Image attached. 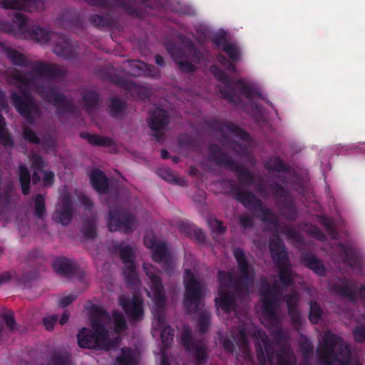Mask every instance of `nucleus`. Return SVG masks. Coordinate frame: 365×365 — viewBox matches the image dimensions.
Listing matches in <instances>:
<instances>
[{"mask_svg": "<svg viewBox=\"0 0 365 365\" xmlns=\"http://www.w3.org/2000/svg\"><path fill=\"white\" fill-rule=\"evenodd\" d=\"M106 325H113L115 328L112 333L115 341L117 338L114 334H118L125 328V322L118 313H113L110 319L105 312H100L98 317L92 322V329H83L78 334V342L81 347L88 349H108L110 346L107 341V334L104 332Z\"/></svg>", "mask_w": 365, "mask_h": 365, "instance_id": "nucleus-1", "label": "nucleus"}, {"mask_svg": "<svg viewBox=\"0 0 365 365\" xmlns=\"http://www.w3.org/2000/svg\"><path fill=\"white\" fill-rule=\"evenodd\" d=\"M320 354L329 364H334L332 355L336 361L344 364L349 356V350L341 338L334 335L327 334L325 337L324 346L319 350Z\"/></svg>", "mask_w": 365, "mask_h": 365, "instance_id": "nucleus-2", "label": "nucleus"}, {"mask_svg": "<svg viewBox=\"0 0 365 365\" xmlns=\"http://www.w3.org/2000/svg\"><path fill=\"white\" fill-rule=\"evenodd\" d=\"M185 305L190 309L193 306L196 307L200 297L202 296V287L195 277L192 272L185 269Z\"/></svg>", "mask_w": 365, "mask_h": 365, "instance_id": "nucleus-3", "label": "nucleus"}, {"mask_svg": "<svg viewBox=\"0 0 365 365\" xmlns=\"http://www.w3.org/2000/svg\"><path fill=\"white\" fill-rule=\"evenodd\" d=\"M71 197L70 194H62L58 200L56 210L54 214V220L63 225L68 224L71 218Z\"/></svg>", "mask_w": 365, "mask_h": 365, "instance_id": "nucleus-4", "label": "nucleus"}, {"mask_svg": "<svg viewBox=\"0 0 365 365\" xmlns=\"http://www.w3.org/2000/svg\"><path fill=\"white\" fill-rule=\"evenodd\" d=\"M144 269L150 280V290L148 291V294L157 303H160L164 299V294L155 269L151 264H144Z\"/></svg>", "mask_w": 365, "mask_h": 365, "instance_id": "nucleus-5", "label": "nucleus"}, {"mask_svg": "<svg viewBox=\"0 0 365 365\" xmlns=\"http://www.w3.org/2000/svg\"><path fill=\"white\" fill-rule=\"evenodd\" d=\"M31 160L34 169L33 182L34 183L39 182L42 178V182L44 185H51L53 181L54 174L51 171L43 170V162L41 158L34 155L31 157Z\"/></svg>", "mask_w": 365, "mask_h": 365, "instance_id": "nucleus-6", "label": "nucleus"}, {"mask_svg": "<svg viewBox=\"0 0 365 365\" xmlns=\"http://www.w3.org/2000/svg\"><path fill=\"white\" fill-rule=\"evenodd\" d=\"M135 225L136 222L134 218L118 213L111 214L108 218V226L110 232L117 230L130 232Z\"/></svg>", "mask_w": 365, "mask_h": 365, "instance_id": "nucleus-7", "label": "nucleus"}, {"mask_svg": "<svg viewBox=\"0 0 365 365\" xmlns=\"http://www.w3.org/2000/svg\"><path fill=\"white\" fill-rule=\"evenodd\" d=\"M12 102L18 111L26 118L36 113L35 105L25 92H22L20 97L14 94L12 96Z\"/></svg>", "mask_w": 365, "mask_h": 365, "instance_id": "nucleus-8", "label": "nucleus"}, {"mask_svg": "<svg viewBox=\"0 0 365 365\" xmlns=\"http://www.w3.org/2000/svg\"><path fill=\"white\" fill-rule=\"evenodd\" d=\"M145 246L153 250V257L156 262L167 260V251L165 245L163 242L156 241L155 237L152 233H148L145 237Z\"/></svg>", "mask_w": 365, "mask_h": 365, "instance_id": "nucleus-9", "label": "nucleus"}, {"mask_svg": "<svg viewBox=\"0 0 365 365\" xmlns=\"http://www.w3.org/2000/svg\"><path fill=\"white\" fill-rule=\"evenodd\" d=\"M220 286L218 290V297H216L217 309H221L225 312H228L232 305V297L226 292L227 284L225 276L220 272Z\"/></svg>", "mask_w": 365, "mask_h": 365, "instance_id": "nucleus-10", "label": "nucleus"}, {"mask_svg": "<svg viewBox=\"0 0 365 365\" xmlns=\"http://www.w3.org/2000/svg\"><path fill=\"white\" fill-rule=\"evenodd\" d=\"M168 123V117L165 110L160 108L155 109L150 118L149 125L158 138L163 134V131Z\"/></svg>", "mask_w": 365, "mask_h": 365, "instance_id": "nucleus-11", "label": "nucleus"}, {"mask_svg": "<svg viewBox=\"0 0 365 365\" xmlns=\"http://www.w3.org/2000/svg\"><path fill=\"white\" fill-rule=\"evenodd\" d=\"M120 305L125 312L133 319H138L143 314L142 302L140 299H135L125 303L124 299H120Z\"/></svg>", "mask_w": 365, "mask_h": 365, "instance_id": "nucleus-12", "label": "nucleus"}, {"mask_svg": "<svg viewBox=\"0 0 365 365\" xmlns=\"http://www.w3.org/2000/svg\"><path fill=\"white\" fill-rule=\"evenodd\" d=\"M139 357L140 354L138 351L123 349L117 360L120 365H135L138 363Z\"/></svg>", "mask_w": 365, "mask_h": 365, "instance_id": "nucleus-13", "label": "nucleus"}, {"mask_svg": "<svg viewBox=\"0 0 365 365\" xmlns=\"http://www.w3.org/2000/svg\"><path fill=\"white\" fill-rule=\"evenodd\" d=\"M119 253L121 258L123 259L125 266L127 267V270L124 272V274L125 275L128 274L135 277V266L131 259L132 252L130 248L128 246L120 247Z\"/></svg>", "mask_w": 365, "mask_h": 365, "instance_id": "nucleus-14", "label": "nucleus"}, {"mask_svg": "<svg viewBox=\"0 0 365 365\" xmlns=\"http://www.w3.org/2000/svg\"><path fill=\"white\" fill-rule=\"evenodd\" d=\"M91 182L93 188L99 192L107 188V181L105 175L100 170H96L90 174Z\"/></svg>", "mask_w": 365, "mask_h": 365, "instance_id": "nucleus-15", "label": "nucleus"}, {"mask_svg": "<svg viewBox=\"0 0 365 365\" xmlns=\"http://www.w3.org/2000/svg\"><path fill=\"white\" fill-rule=\"evenodd\" d=\"M19 181L21 185L22 192L27 195L29 191L30 174L28 169L25 166H20L19 170Z\"/></svg>", "mask_w": 365, "mask_h": 365, "instance_id": "nucleus-16", "label": "nucleus"}, {"mask_svg": "<svg viewBox=\"0 0 365 365\" xmlns=\"http://www.w3.org/2000/svg\"><path fill=\"white\" fill-rule=\"evenodd\" d=\"M33 38L41 43H46L49 40H56L57 36L54 34L48 33L46 30L38 28L33 33Z\"/></svg>", "mask_w": 365, "mask_h": 365, "instance_id": "nucleus-17", "label": "nucleus"}, {"mask_svg": "<svg viewBox=\"0 0 365 365\" xmlns=\"http://www.w3.org/2000/svg\"><path fill=\"white\" fill-rule=\"evenodd\" d=\"M130 65L134 69L133 71V75H140V72H143L148 76L155 75L153 73L152 68L142 61H133Z\"/></svg>", "mask_w": 365, "mask_h": 365, "instance_id": "nucleus-18", "label": "nucleus"}, {"mask_svg": "<svg viewBox=\"0 0 365 365\" xmlns=\"http://www.w3.org/2000/svg\"><path fill=\"white\" fill-rule=\"evenodd\" d=\"M235 258L238 262L239 268L242 272V277H247L250 272L245 263V257L244 252L241 250H236L234 252Z\"/></svg>", "mask_w": 365, "mask_h": 365, "instance_id": "nucleus-19", "label": "nucleus"}, {"mask_svg": "<svg viewBox=\"0 0 365 365\" xmlns=\"http://www.w3.org/2000/svg\"><path fill=\"white\" fill-rule=\"evenodd\" d=\"M340 292L351 298H355L356 297V288L353 284L346 285V287L343 289L340 290ZM357 294L361 297H365V287L361 289Z\"/></svg>", "mask_w": 365, "mask_h": 365, "instance_id": "nucleus-20", "label": "nucleus"}, {"mask_svg": "<svg viewBox=\"0 0 365 365\" xmlns=\"http://www.w3.org/2000/svg\"><path fill=\"white\" fill-rule=\"evenodd\" d=\"M34 208L38 217H41L45 213L44 198L42 195H37L34 200Z\"/></svg>", "mask_w": 365, "mask_h": 365, "instance_id": "nucleus-21", "label": "nucleus"}, {"mask_svg": "<svg viewBox=\"0 0 365 365\" xmlns=\"http://www.w3.org/2000/svg\"><path fill=\"white\" fill-rule=\"evenodd\" d=\"M4 121L0 116V143L4 145H9L11 143V140L9 136L7 135V132L4 128Z\"/></svg>", "mask_w": 365, "mask_h": 365, "instance_id": "nucleus-22", "label": "nucleus"}, {"mask_svg": "<svg viewBox=\"0 0 365 365\" xmlns=\"http://www.w3.org/2000/svg\"><path fill=\"white\" fill-rule=\"evenodd\" d=\"M321 315V309L316 303L312 304L310 306V320L312 323H317Z\"/></svg>", "mask_w": 365, "mask_h": 365, "instance_id": "nucleus-23", "label": "nucleus"}, {"mask_svg": "<svg viewBox=\"0 0 365 365\" xmlns=\"http://www.w3.org/2000/svg\"><path fill=\"white\" fill-rule=\"evenodd\" d=\"M223 50L227 53V55L233 60H235L238 58L240 52L237 48L232 45L226 43L223 46Z\"/></svg>", "mask_w": 365, "mask_h": 365, "instance_id": "nucleus-24", "label": "nucleus"}, {"mask_svg": "<svg viewBox=\"0 0 365 365\" xmlns=\"http://www.w3.org/2000/svg\"><path fill=\"white\" fill-rule=\"evenodd\" d=\"M53 269L59 273H64L67 271L68 266L67 262L63 259H57L53 264Z\"/></svg>", "mask_w": 365, "mask_h": 365, "instance_id": "nucleus-25", "label": "nucleus"}, {"mask_svg": "<svg viewBox=\"0 0 365 365\" xmlns=\"http://www.w3.org/2000/svg\"><path fill=\"white\" fill-rule=\"evenodd\" d=\"M89 140L91 143L99 145H106L108 146L112 144V140L106 138H103L98 135L91 136L89 138Z\"/></svg>", "mask_w": 365, "mask_h": 365, "instance_id": "nucleus-26", "label": "nucleus"}, {"mask_svg": "<svg viewBox=\"0 0 365 365\" xmlns=\"http://www.w3.org/2000/svg\"><path fill=\"white\" fill-rule=\"evenodd\" d=\"M25 21H26L25 19L21 14H16L15 21L14 22V28L12 29H4L9 32L14 31L16 29H21V27L24 25Z\"/></svg>", "mask_w": 365, "mask_h": 365, "instance_id": "nucleus-27", "label": "nucleus"}, {"mask_svg": "<svg viewBox=\"0 0 365 365\" xmlns=\"http://www.w3.org/2000/svg\"><path fill=\"white\" fill-rule=\"evenodd\" d=\"M173 330L171 329L170 327H165L163 331L161 333V338L163 343L167 346L170 344V342L173 339Z\"/></svg>", "mask_w": 365, "mask_h": 365, "instance_id": "nucleus-28", "label": "nucleus"}, {"mask_svg": "<svg viewBox=\"0 0 365 365\" xmlns=\"http://www.w3.org/2000/svg\"><path fill=\"white\" fill-rule=\"evenodd\" d=\"M68 48V44L66 41L61 39L59 42L56 43L53 48L54 53L57 55H63L66 53V51Z\"/></svg>", "mask_w": 365, "mask_h": 365, "instance_id": "nucleus-29", "label": "nucleus"}, {"mask_svg": "<svg viewBox=\"0 0 365 365\" xmlns=\"http://www.w3.org/2000/svg\"><path fill=\"white\" fill-rule=\"evenodd\" d=\"M280 279L283 284H287L293 280L292 274L289 268L280 270Z\"/></svg>", "mask_w": 365, "mask_h": 365, "instance_id": "nucleus-30", "label": "nucleus"}, {"mask_svg": "<svg viewBox=\"0 0 365 365\" xmlns=\"http://www.w3.org/2000/svg\"><path fill=\"white\" fill-rule=\"evenodd\" d=\"M264 302L262 303V309L264 315L269 316L270 315V309L273 307V303L270 301L269 297L268 295H264Z\"/></svg>", "mask_w": 365, "mask_h": 365, "instance_id": "nucleus-31", "label": "nucleus"}, {"mask_svg": "<svg viewBox=\"0 0 365 365\" xmlns=\"http://www.w3.org/2000/svg\"><path fill=\"white\" fill-rule=\"evenodd\" d=\"M76 299V296L73 294H68L61 297L59 300V304L62 307H66L70 304Z\"/></svg>", "mask_w": 365, "mask_h": 365, "instance_id": "nucleus-32", "label": "nucleus"}, {"mask_svg": "<svg viewBox=\"0 0 365 365\" xmlns=\"http://www.w3.org/2000/svg\"><path fill=\"white\" fill-rule=\"evenodd\" d=\"M57 318L56 316L48 317L44 319L43 324L46 329L51 330L53 329L54 324L56 322Z\"/></svg>", "mask_w": 365, "mask_h": 365, "instance_id": "nucleus-33", "label": "nucleus"}, {"mask_svg": "<svg viewBox=\"0 0 365 365\" xmlns=\"http://www.w3.org/2000/svg\"><path fill=\"white\" fill-rule=\"evenodd\" d=\"M309 267L314 270L318 274H322L324 272V267L318 261H314L310 263Z\"/></svg>", "mask_w": 365, "mask_h": 365, "instance_id": "nucleus-34", "label": "nucleus"}, {"mask_svg": "<svg viewBox=\"0 0 365 365\" xmlns=\"http://www.w3.org/2000/svg\"><path fill=\"white\" fill-rule=\"evenodd\" d=\"M24 137L26 139L32 143H37L38 138L36 134L31 130L26 128L24 130Z\"/></svg>", "mask_w": 365, "mask_h": 365, "instance_id": "nucleus-35", "label": "nucleus"}, {"mask_svg": "<svg viewBox=\"0 0 365 365\" xmlns=\"http://www.w3.org/2000/svg\"><path fill=\"white\" fill-rule=\"evenodd\" d=\"M354 337L358 341H363L365 339V329H356L354 331Z\"/></svg>", "mask_w": 365, "mask_h": 365, "instance_id": "nucleus-36", "label": "nucleus"}, {"mask_svg": "<svg viewBox=\"0 0 365 365\" xmlns=\"http://www.w3.org/2000/svg\"><path fill=\"white\" fill-rule=\"evenodd\" d=\"M195 350L196 357L198 360L204 359L205 356V350L202 346H194L192 348Z\"/></svg>", "mask_w": 365, "mask_h": 365, "instance_id": "nucleus-37", "label": "nucleus"}, {"mask_svg": "<svg viewBox=\"0 0 365 365\" xmlns=\"http://www.w3.org/2000/svg\"><path fill=\"white\" fill-rule=\"evenodd\" d=\"M86 235L88 237H93L95 235L94 227L93 225L87 224L84 226Z\"/></svg>", "mask_w": 365, "mask_h": 365, "instance_id": "nucleus-38", "label": "nucleus"}, {"mask_svg": "<svg viewBox=\"0 0 365 365\" xmlns=\"http://www.w3.org/2000/svg\"><path fill=\"white\" fill-rule=\"evenodd\" d=\"M121 108L122 105L118 101H113L111 106V112L113 115H116Z\"/></svg>", "mask_w": 365, "mask_h": 365, "instance_id": "nucleus-39", "label": "nucleus"}, {"mask_svg": "<svg viewBox=\"0 0 365 365\" xmlns=\"http://www.w3.org/2000/svg\"><path fill=\"white\" fill-rule=\"evenodd\" d=\"M181 68L185 71H192L194 70V66L187 62H180Z\"/></svg>", "mask_w": 365, "mask_h": 365, "instance_id": "nucleus-40", "label": "nucleus"}, {"mask_svg": "<svg viewBox=\"0 0 365 365\" xmlns=\"http://www.w3.org/2000/svg\"><path fill=\"white\" fill-rule=\"evenodd\" d=\"M15 79L16 83L19 84V86H21V85H27L29 83L27 79H26L21 74H17Z\"/></svg>", "mask_w": 365, "mask_h": 365, "instance_id": "nucleus-41", "label": "nucleus"}, {"mask_svg": "<svg viewBox=\"0 0 365 365\" xmlns=\"http://www.w3.org/2000/svg\"><path fill=\"white\" fill-rule=\"evenodd\" d=\"M79 200L81 201V202L82 203V205H83L85 206V207H88L91 205V201L89 200V199H88L86 196L84 195H81L80 197H79Z\"/></svg>", "mask_w": 365, "mask_h": 365, "instance_id": "nucleus-42", "label": "nucleus"}, {"mask_svg": "<svg viewBox=\"0 0 365 365\" xmlns=\"http://www.w3.org/2000/svg\"><path fill=\"white\" fill-rule=\"evenodd\" d=\"M212 223V226L215 227L220 232L224 231V227L220 221L214 220Z\"/></svg>", "mask_w": 365, "mask_h": 365, "instance_id": "nucleus-43", "label": "nucleus"}, {"mask_svg": "<svg viewBox=\"0 0 365 365\" xmlns=\"http://www.w3.org/2000/svg\"><path fill=\"white\" fill-rule=\"evenodd\" d=\"M153 327L155 328V331L157 329H160L163 327V323L160 318H157V319L153 322Z\"/></svg>", "mask_w": 365, "mask_h": 365, "instance_id": "nucleus-44", "label": "nucleus"}, {"mask_svg": "<svg viewBox=\"0 0 365 365\" xmlns=\"http://www.w3.org/2000/svg\"><path fill=\"white\" fill-rule=\"evenodd\" d=\"M68 318H69L68 314V313H63L62 317L60 319V321H59L60 324H62V325L66 324L67 322Z\"/></svg>", "mask_w": 365, "mask_h": 365, "instance_id": "nucleus-45", "label": "nucleus"}, {"mask_svg": "<svg viewBox=\"0 0 365 365\" xmlns=\"http://www.w3.org/2000/svg\"><path fill=\"white\" fill-rule=\"evenodd\" d=\"M9 279V277L7 274H0V284L6 282Z\"/></svg>", "mask_w": 365, "mask_h": 365, "instance_id": "nucleus-46", "label": "nucleus"}, {"mask_svg": "<svg viewBox=\"0 0 365 365\" xmlns=\"http://www.w3.org/2000/svg\"><path fill=\"white\" fill-rule=\"evenodd\" d=\"M15 324V322L13 318H8L6 319V324L11 328V329H14V325Z\"/></svg>", "mask_w": 365, "mask_h": 365, "instance_id": "nucleus-47", "label": "nucleus"}, {"mask_svg": "<svg viewBox=\"0 0 365 365\" xmlns=\"http://www.w3.org/2000/svg\"><path fill=\"white\" fill-rule=\"evenodd\" d=\"M155 61H156V63L158 64V65H162L163 64V59L161 56H156L155 57Z\"/></svg>", "mask_w": 365, "mask_h": 365, "instance_id": "nucleus-48", "label": "nucleus"}, {"mask_svg": "<svg viewBox=\"0 0 365 365\" xmlns=\"http://www.w3.org/2000/svg\"><path fill=\"white\" fill-rule=\"evenodd\" d=\"M295 303H296V300L295 299L293 302H292V299H287V304H288V307H289V309L291 308V306L295 304Z\"/></svg>", "mask_w": 365, "mask_h": 365, "instance_id": "nucleus-49", "label": "nucleus"}, {"mask_svg": "<svg viewBox=\"0 0 365 365\" xmlns=\"http://www.w3.org/2000/svg\"><path fill=\"white\" fill-rule=\"evenodd\" d=\"M163 177L167 180H172L173 179V176L170 173H168L166 175H163Z\"/></svg>", "mask_w": 365, "mask_h": 365, "instance_id": "nucleus-50", "label": "nucleus"}, {"mask_svg": "<svg viewBox=\"0 0 365 365\" xmlns=\"http://www.w3.org/2000/svg\"><path fill=\"white\" fill-rule=\"evenodd\" d=\"M161 155L163 158H166L168 155V152L166 150H162L161 151Z\"/></svg>", "mask_w": 365, "mask_h": 365, "instance_id": "nucleus-51", "label": "nucleus"}, {"mask_svg": "<svg viewBox=\"0 0 365 365\" xmlns=\"http://www.w3.org/2000/svg\"><path fill=\"white\" fill-rule=\"evenodd\" d=\"M241 222L244 226L249 225V223L245 221V219L244 217L241 219Z\"/></svg>", "mask_w": 365, "mask_h": 365, "instance_id": "nucleus-52", "label": "nucleus"}, {"mask_svg": "<svg viewBox=\"0 0 365 365\" xmlns=\"http://www.w3.org/2000/svg\"><path fill=\"white\" fill-rule=\"evenodd\" d=\"M11 58H12V61H14V63H15L16 64L20 63V61L16 60L14 57L11 56Z\"/></svg>", "mask_w": 365, "mask_h": 365, "instance_id": "nucleus-53", "label": "nucleus"}, {"mask_svg": "<svg viewBox=\"0 0 365 365\" xmlns=\"http://www.w3.org/2000/svg\"><path fill=\"white\" fill-rule=\"evenodd\" d=\"M52 365H63L60 362H55Z\"/></svg>", "mask_w": 365, "mask_h": 365, "instance_id": "nucleus-54", "label": "nucleus"}, {"mask_svg": "<svg viewBox=\"0 0 365 365\" xmlns=\"http://www.w3.org/2000/svg\"><path fill=\"white\" fill-rule=\"evenodd\" d=\"M14 56H17L18 58H21V55L17 54V53H14Z\"/></svg>", "mask_w": 365, "mask_h": 365, "instance_id": "nucleus-55", "label": "nucleus"}, {"mask_svg": "<svg viewBox=\"0 0 365 365\" xmlns=\"http://www.w3.org/2000/svg\"><path fill=\"white\" fill-rule=\"evenodd\" d=\"M185 346H186L187 349H191V348H190V347H189L188 344H187L185 341Z\"/></svg>", "mask_w": 365, "mask_h": 365, "instance_id": "nucleus-56", "label": "nucleus"}, {"mask_svg": "<svg viewBox=\"0 0 365 365\" xmlns=\"http://www.w3.org/2000/svg\"><path fill=\"white\" fill-rule=\"evenodd\" d=\"M270 249H271V250L273 252L274 247H273V246H272V245L271 246Z\"/></svg>", "mask_w": 365, "mask_h": 365, "instance_id": "nucleus-57", "label": "nucleus"}, {"mask_svg": "<svg viewBox=\"0 0 365 365\" xmlns=\"http://www.w3.org/2000/svg\"><path fill=\"white\" fill-rule=\"evenodd\" d=\"M215 41L217 43H220V42H219V41H218V40H217V39H215Z\"/></svg>", "mask_w": 365, "mask_h": 365, "instance_id": "nucleus-58", "label": "nucleus"}, {"mask_svg": "<svg viewBox=\"0 0 365 365\" xmlns=\"http://www.w3.org/2000/svg\"><path fill=\"white\" fill-rule=\"evenodd\" d=\"M162 365H165V362L164 360L163 361Z\"/></svg>", "mask_w": 365, "mask_h": 365, "instance_id": "nucleus-59", "label": "nucleus"}, {"mask_svg": "<svg viewBox=\"0 0 365 365\" xmlns=\"http://www.w3.org/2000/svg\"><path fill=\"white\" fill-rule=\"evenodd\" d=\"M188 263V259H186V264Z\"/></svg>", "mask_w": 365, "mask_h": 365, "instance_id": "nucleus-60", "label": "nucleus"}]
</instances>
